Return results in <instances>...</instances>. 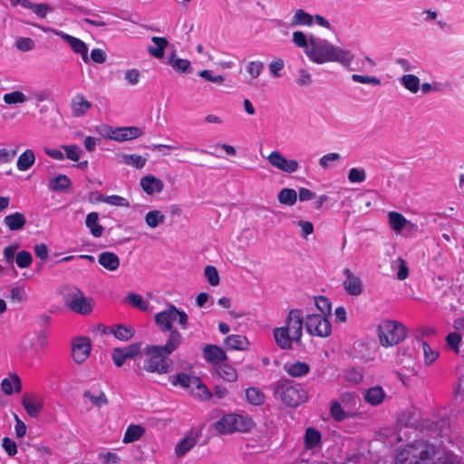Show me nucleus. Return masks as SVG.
<instances>
[{"label": "nucleus", "mask_w": 464, "mask_h": 464, "mask_svg": "<svg viewBox=\"0 0 464 464\" xmlns=\"http://www.w3.org/2000/svg\"><path fill=\"white\" fill-rule=\"evenodd\" d=\"M204 358L207 362L213 364H219L227 360V354L225 351L215 344H207L203 348Z\"/></svg>", "instance_id": "obj_19"}, {"label": "nucleus", "mask_w": 464, "mask_h": 464, "mask_svg": "<svg viewBox=\"0 0 464 464\" xmlns=\"http://www.w3.org/2000/svg\"><path fill=\"white\" fill-rule=\"evenodd\" d=\"M97 200L116 207L130 206L129 201L125 198L119 195L103 196L102 194H99V196L97 197Z\"/></svg>", "instance_id": "obj_42"}, {"label": "nucleus", "mask_w": 464, "mask_h": 464, "mask_svg": "<svg viewBox=\"0 0 464 464\" xmlns=\"http://www.w3.org/2000/svg\"><path fill=\"white\" fill-rule=\"evenodd\" d=\"M397 263H398L397 278L399 280H404L409 276V268H408L407 262L403 258L399 257L397 259Z\"/></svg>", "instance_id": "obj_64"}, {"label": "nucleus", "mask_w": 464, "mask_h": 464, "mask_svg": "<svg viewBox=\"0 0 464 464\" xmlns=\"http://www.w3.org/2000/svg\"><path fill=\"white\" fill-rule=\"evenodd\" d=\"M26 100V96L20 91L8 92L3 96L4 102L8 105L24 103Z\"/></svg>", "instance_id": "obj_46"}, {"label": "nucleus", "mask_w": 464, "mask_h": 464, "mask_svg": "<svg viewBox=\"0 0 464 464\" xmlns=\"http://www.w3.org/2000/svg\"><path fill=\"white\" fill-rule=\"evenodd\" d=\"M275 393L278 395L285 405L296 408L307 401V392L299 383L283 382L276 386Z\"/></svg>", "instance_id": "obj_8"}, {"label": "nucleus", "mask_w": 464, "mask_h": 464, "mask_svg": "<svg viewBox=\"0 0 464 464\" xmlns=\"http://www.w3.org/2000/svg\"><path fill=\"white\" fill-rule=\"evenodd\" d=\"M352 80L355 82H359V83H362V84H372L374 86L381 84V80L376 76L353 74Z\"/></svg>", "instance_id": "obj_54"}, {"label": "nucleus", "mask_w": 464, "mask_h": 464, "mask_svg": "<svg viewBox=\"0 0 464 464\" xmlns=\"http://www.w3.org/2000/svg\"><path fill=\"white\" fill-rule=\"evenodd\" d=\"M183 337L179 332L169 335L163 345H147V371L160 374L170 372L173 361L170 354L182 343Z\"/></svg>", "instance_id": "obj_1"}, {"label": "nucleus", "mask_w": 464, "mask_h": 464, "mask_svg": "<svg viewBox=\"0 0 464 464\" xmlns=\"http://www.w3.org/2000/svg\"><path fill=\"white\" fill-rule=\"evenodd\" d=\"M2 446L5 452L10 456L13 457L17 453V446L15 441H14L12 439L8 437H5L3 439Z\"/></svg>", "instance_id": "obj_62"}, {"label": "nucleus", "mask_w": 464, "mask_h": 464, "mask_svg": "<svg viewBox=\"0 0 464 464\" xmlns=\"http://www.w3.org/2000/svg\"><path fill=\"white\" fill-rule=\"evenodd\" d=\"M199 76L204 80L213 82L217 85H223L225 82V77L220 74H214L211 70H203L199 72Z\"/></svg>", "instance_id": "obj_51"}, {"label": "nucleus", "mask_w": 464, "mask_h": 464, "mask_svg": "<svg viewBox=\"0 0 464 464\" xmlns=\"http://www.w3.org/2000/svg\"><path fill=\"white\" fill-rule=\"evenodd\" d=\"M304 314L300 309H291L285 325L273 331L277 346L282 350H291L293 343H300L303 336Z\"/></svg>", "instance_id": "obj_2"}, {"label": "nucleus", "mask_w": 464, "mask_h": 464, "mask_svg": "<svg viewBox=\"0 0 464 464\" xmlns=\"http://www.w3.org/2000/svg\"><path fill=\"white\" fill-rule=\"evenodd\" d=\"M310 48L305 50L308 58L316 63H324L327 62H350L351 56L349 51L334 46L326 40L309 37Z\"/></svg>", "instance_id": "obj_3"}, {"label": "nucleus", "mask_w": 464, "mask_h": 464, "mask_svg": "<svg viewBox=\"0 0 464 464\" xmlns=\"http://www.w3.org/2000/svg\"><path fill=\"white\" fill-rule=\"evenodd\" d=\"M322 441L321 432L313 427H308L305 430L304 444L305 450H313L316 446H319Z\"/></svg>", "instance_id": "obj_30"}, {"label": "nucleus", "mask_w": 464, "mask_h": 464, "mask_svg": "<svg viewBox=\"0 0 464 464\" xmlns=\"http://www.w3.org/2000/svg\"><path fill=\"white\" fill-rule=\"evenodd\" d=\"M423 349L424 363L430 365L439 357V352L437 349H432L426 341H421Z\"/></svg>", "instance_id": "obj_44"}, {"label": "nucleus", "mask_w": 464, "mask_h": 464, "mask_svg": "<svg viewBox=\"0 0 464 464\" xmlns=\"http://www.w3.org/2000/svg\"><path fill=\"white\" fill-rule=\"evenodd\" d=\"M304 326L306 332L314 336L326 338L332 334V325L326 316L319 314H307Z\"/></svg>", "instance_id": "obj_10"}, {"label": "nucleus", "mask_w": 464, "mask_h": 464, "mask_svg": "<svg viewBox=\"0 0 464 464\" xmlns=\"http://www.w3.org/2000/svg\"><path fill=\"white\" fill-rule=\"evenodd\" d=\"M363 398L367 403L372 406H377L384 401L385 392L382 387L376 385L369 388L365 392Z\"/></svg>", "instance_id": "obj_27"}, {"label": "nucleus", "mask_w": 464, "mask_h": 464, "mask_svg": "<svg viewBox=\"0 0 464 464\" xmlns=\"http://www.w3.org/2000/svg\"><path fill=\"white\" fill-rule=\"evenodd\" d=\"M142 342L133 343L123 348L128 359H135L137 356L141 357Z\"/></svg>", "instance_id": "obj_53"}, {"label": "nucleus", "mask_w": 464, "mask_h": 464, "mask_svg": "<svg viewBox=\"0 0 464 464\" xmlns=\"http://www.w3.org/2000/svg\"><path fill=\"white\" fill-rule=\"evenodd\" d=\"M123 161L127 165H131L136 169H141L145 165V160L137 155H123Z\"/></svg>", "instance_id": "obj_57"}, {"label": "nucleus", "mask_w": 464, "mask_h": 464, "mask_svg": "<svg viewBox=\"0 0 464 464\" xmlns=\"http://www.w3.org/2000/svg\"><path fill=\"white\" fill-rule=\"evenodd\" d=\"M285 370L289 376L301 378L308 374L310 365L305 362L295 361L292 363L285 364Z\"/></svg>", "instance_id": "obj_26"}, {"label": "nucleus", "mask_w": 464, "mask_h": 464, "mask_svg": "<svg viewBox=\"0 0 464 464\" xmlns=\"http://www.w3.org/2000/svg\"><path fill=\"white\" fill-rule=\"evenodd\" d=\"M345 279L343 281V285L345 291L353 296H358L362 293V282L361 278L355 276L350 268H344L343 271Z\"/></svg>", "instance_id": "obj_16"}, {"label": "nucleus", "mask_w": 464, "mask_h": 464, "mask_svg": "<svg viewBox=\"0 0 464 464\" xmlns=\"http://www.w3.org/2000/svg\"><path fill=\"white\" fill-rule=\"evenodd\" d=\"M27 9H31L34 13L41 17L44 18L47 13L51 10V8L45 4H34L31 2V6L27 7Z\"/></svg>", "instance_id": "obj_63"}, {"label": "nucleus", "mask_w": 464, "mask_h": 464, "mask_svg": "<svg viewBox=\"0 0 464 464\" xmlns=\"http://www.w3.org/2000/svg\"><path fill=\"white\" fill-rule=\"evenodd\" d=\"M378 337L383 347L394 346L407 336V328L401 323L393 320L382 321L377 327Z\"/></svg>", "instance_id": "obj_6"}, {"label": "nucleus", "mask_w": 464, "mask_h": 464, "mask_svg": "<svg viewBox=\"0 0 464 464\" xmlns=\"http://www.w3.org/2000/svg\"><path fill=\"white\" fill-rule=\"evenodd\" d=\"M264 68V63L260 61H251L246 65V72L252 79L257 78Z\"/></svg>", "instance_id": "obj_56"}, {"label": "nucleus", "mask_w": 464, "mask_h": 464, "mask_svg": "<svg viewBox=\"0 0 464 464\" xmlns=\"http://www.w3.org/2000/svg\"><path fill=\"white\" fill-rule=\"evenodd\" d=\"M72 185L71 179L66 176L60 174L50 179L49 186L53 191L63 192Z\"/></svg>", "instance_id": "obj_39"}, {"label": "nucleus", "mask_w": 464, "mask_h": 464, "mask_svg": "<svg viewBox=\"0 0 464 464\" xmlns=\"http://www.w3.org/2000/svg\"><path fill=\"white\" fill-rule=\"evenodd\" d=\"M246 398L253 406H261L266 400L265 393L257 387H249L246 390Z\"/></svg>", "instance_id": "obj_33"}, {"label": "nucleus", "mask_w": 464, "mask_h": 464, "mask_svg": "<svg viewBox=\"0 0 464 464\" xmlns=\"http://www.w3.org/2000/svg\"><path fill=\"white\" fill-rule=\"evenodd\" d=\"M366 179V172L363 169L352 168L348 173V180L351 183H361Z\"/></svg>", "instance_id": "obj_52"}, {"label": "nucleus", "mask_w": 464, "mask_h": 464, "mask_svg": "<svg viewBox=\"0 0 464 464\" xmlns=\"http://www.w3.org/2000/svg\"><path fill=\"white\" fill-rule=\"evenodd\" d=\"M35 161V155L33 150H25L19 157L16 162V167L20 171L29 169Z\"/></svg>", "instance_id": "obj_32"}, {"label": "nucleus", "mask_w": 464, "mask_h": 464, "mask_svg": "<svg viewBox=\"0 0 464 464\" xmlns=\"http://www.w3.org/2000/svg\"><path fill=\"white\" fill-rule=\"evenodd\" d=\"M314 304L321 312V315H324L327 317L331 314L332 311V304L329 299L323 295H318L314 297Z\"/></svg>", "instance_id": "obj_45"}, {"label": "nucleus", "mask_w": 464, "mask_h": 464, "mask_svg": "<svg viewBox=\"0 0 464 464\" xmlns=\"http://www.w3.org/2000/svg\"><path fill=\"white\" fill-rule=\"evenodd\" d=\"M70 106L72 116L80 118L87 114L92 104L82 94L77 93L72 98Z\"/></svg>", "instance_id": "obj_18"}, {"label": "nucleus", "mask_w": 464, "mask_h": 464, "mask_svg": "<svg viewBox=\"0 0 464 464\" xmlns=\"http://www.w3.org/2000/svg\"><path fill=\"white\" fill-rule=\"evenodd\" d=\"M267 160L271 166L285 173H294L300 168L296 160H288L277 150L271 151Z\"/></svg>", "instance_id": "obj_12"}, {"label": "nucleus", "mask_w": 464, "mask_h": 464, "mask_svg": "<svg viewBox=\"0 0 464 464\" xmlns=\"http://www.w3.org/2000/svg\"><path fill=\"white\" fill-rule=\"evenodd\" d=\"M313 23V17L310 14L304 12L303 9L295 11L291 20V26L296 25H311Z\"/></svg>", "instance_id": "obj_41"}, {"label": "nucleus", "mask_w": 464, "mask_h": 464, "mask_svg": "<svg viewBox=\"0 0 464 464\" xmlns=\"http://www.w3.org/2000/svg\"><path fill=\"white\" fill-rule=\"evenodd\" d=\"M111 358L117 367H121L126 359H128L123 348H114L111 353Z\"/></svg>", "instance_id": "obj_58"}, {"label": "nucleus", "mask_w": 464, "mask_h": 464, "mask_svg": "<svg viewBox=\"0 0 464 464\" xmlns=\"http://www.w3.org/2000/svg\"><path fill=\"white\" fill-rule=\"evenodd\" d=\"M1 389L6 395H11L14 392L19 393L22 391V382L16 374H11L9 378H5L1 382Z\"/></svg>", "instance_id": "obj_23"}, {"label": "nucleus", "mask_w": 464, "mask_h": 464, "mask_svg": "<svg viewBox=\"0 0 464 464\" xmlns=\"http://www.w3.org/2000/svg\"><path fill=\"white\" fill-rule=\"evenodd\" d=\"M293 42L296 46L305 48V50L310 48L306 35L301 31H295L293 33Z\"/></svg>", "instance_id": "obj_59"}, {"label": "nucleus", "mask_w": 464, "mask_h": 464, "mask_svg": "<svg viewBox=\"0 0 464 464\" xmlns=\"http://www.w3.org/2000/svg\"><path fill=\"white\" fill-rule=\"evenodd\" d=\"M165 188L164 182L151 174H147V195L154 196L163 191Z\"/></svg>", "instance_id": "obj_36"}, {"label": "nucleus", "mask_w": 464, "mask_h": 464, "mask_svg": "<svg viewBox=\"0 0 464 464\" xmlns=\"http://www.w3.org/2000/svg\"><path fill=\"white\" fill-rule=\"evenodd\" d=\"M54 33L56 35L60 36L63 41H65L75 53L81 54L84 63L89 62L88 46L82 40L61 31L55 30Z\"/></svg>", "instance_id": "obj_15"}, {"label": "nucleus", "mask_w": 464, "mask_h": 464, "mask_svg": "<svg viewBox=\"0 0 464 464\" xmlns=\"http://www.w3.org/2000/svg\"><path fill=\"white\" fill-rule=\"evenodd\" d=\"M113 336L121 342L130 340L135 334V329L129 324H118L112 325Z\"/></svg>", "instance_id": "obj_28"}, {"label": "nucleus", "mask_w": 464, "mask_h": 464, "mask_svg": "<svg viewBox=\"0 0 464 464\" xmlns=\"http://www.w3.org/2000/svg\"><path fill=\"white\" fill-rule=\"evenodd\" d=\"M98 262L102 266L109 271H115L120 266L119 256L115 253L110 251L101 253L98 256Z\"/></svg>", "instance_id": "obj_25"}, {"label": "nucleus", "mask_w": 464, "mask_h": 464, "mask_svg": "<svg viewBox=\"0 0 464 464\" xmlns=\"http://www.w3.org/2000/svg\"><path fill=\"white\" fill-rule=\"evenodd\" d=\"M169 380L173 386L180 387L201 400L207 401L213 396L202 380L198 376L180 372L176 375L170 376Z\"/></svg>", "instance_id": "obj_5"}, {"label": "nucleus", "mask_w": 464, "mask_h": 464, "mask_svg": "<svg viewBox=\"0 0 464 464\" xmlns=\"http://www.w3.org/2000/svg\"><path fill=\"white\" fill-rule=\"evenodd\" d=\"M218 375L227 382H235L237 378V372L231 365L221 362L216 368Z\"/></svg>", "instance_id": "obj_38"}, {"label": "nucleus", "mask_w": 464, "mask_h": 464, "mask_svg": "<svg viewBox=\"0 0 464 464\" xmlns=\"http://www.w3.org/2000/svg\"><path fill=\"white\" fill-rule=\"evenodd\" d=\"M4 224L11 231H18L24 227L26 224V218L21 212H14L7 215L4 218Z\"/></svg>", "instance_id": "obj_22"}, {"label": "nucleus", "mask_w": 464, "mask_h": 464, "mask_svg": "<svg viewBox=\"0 0 464 464\" xmlns=\"http://www.w3.org/2000/svg\"><path fill=\"white\" fill-rule=\"evenodd\" d=\"M142 134V130L138 127H108L106 136L110 140H113L119 142L130 140L140 137Z\"/></svg>", "instance_id": "obj_14"}, {"label": "nucleus", "mask_w": 464, "mask_h": 464, "mask_svg": "<svg viewBox=\"0 0 464 464\" xmlns=\"http://www.w3.org/2000/svg\"><path fill=\"white\" fill-rule=\"evenodd\" d=\"M447 343L456 352L459 353L461 335L458 333H450L446 337Z\"/></svg>", "instance_id": "obj_60"}, {"label": "nucleus", "mask_w": 464, "mask_h": 464, "mask_svg": "<svg viewBox=\"0 0 464 464\" xmlns=\"http://www.w3.org/2000/svg\"><path fill=\"white\" fill-rule=\"evenodd\" d=\"M433 455V450L426 444H411L398 453L395 464H435Z\"/></svg>", "instance_id": "obj_4"}, {"label": "nucleus", "mask_w": 464, "mask_h": 464, "mask_svg": "<svg viewBox=\"0 0 464 464\" xmlns=\"http://www.w3.org/2000/svg\"><path fill=\"white\" fill-rule=\"evenodd\" d=\"M401 83L412 93H416L420 90V79L414 74L403 75L401 78Z\"/></svg>", "instance_id": "obj_43"}, {"label": "nucleus", "mask_w": 464, "mask_h": 464, "mask_svg": "<svg viewBox=\"0 0 464 464\" xmlns=\"http://www.w3.org/2000/svg\"><path fill=\"white\" fill-rule=\"evenodd\" d=\"M175 314H178V309L173 304L169 305L167 309L156 314L155 324L161 332H169V335H171L173 332H179L173 327Z\"/></svg>", "instance_id": "obj_11"}, {"label": "nucleus", "mask_w": 464, "mask_h": 464, "mask_svg": "<svg viewBox=\"0 0 464 464\" xmlns=\"http://www.w3.org/2000/svg\"><path fill=\"white\" fill-rule=\"evenodd\" d=\"M82 397L87 399L92 406L98 409L109 404V399L107 398L105 392L102 391L95 392L92 390H86L83 392Z\"/></svg>", "instance_id": "obj_24"}, {"label": "nucleus", "mask_w": 464, "mask_h": 464, "mask_svg": "<svg viewBox=\"0 0 464 464\" xmlns=\"http://www.w3.org/2000/svg\"><path fill=\"white\" fill-rule=\"evenodd\" d=\"M62 149L65 151L66 158L72 160V161H78L81 155V149L75 145H63Z\"/></svg>", "instance_id": "obj_55"}, {"label": "nucleus", "mask_w": 464, "mask_h": 464, "mask_svg": "<svg viewBox=\"0 0 464 464\" xmlns=\"http://www.w3.org/2000/svg\"><path fill=\"white\" fill-rule=\"evenodd\" d=\"M204 275L210 285L217 286L219 284V275L214 266H207L204 270Z\"/></svg>", "instance_id": "obj_50"}, {"label": "nucleus", "mask_w": 464, "mask_h": 464, "mask_svg": "<svg viewBox=\"0 0 464 464\" xmlns=\"http://www.w3.org/2000/svg\"><path fill=\"white\" fill-rule=\"evenodd\" d=\"M253 426L254 422L251 418L237 413L226 414L214 424L215 430L220 434L247 432Z\"/></svg>", "instance_id": "obj_7"}, {"label": "nucleus", "mask_w": 464, "mask_h": 464, "mask_svg": "<svg viewBox=\"0 0 464 464\" xmlns=\"http://www.w3.org/2000/svg\"><path fill=\"white\" fill-rule=\"evenodd\" d=\"M389 225L394 231L401 232L407 225L408 220L405 217L396 211H390L388 213Z\"/></svg>", "instance_id": "obj_37"}, {"label": "nucleus", "mask_w": 464, "mask_h": 464, "mask_svg": "<svg viewBox=\"0 0 464 464\" xmlns=\"http://www.w3.org/2000/svg\"><path fill=\"white\" fill-rule=\"evenodd\" d=\"M33 256L30 252L22 250L15 256V263L20 268H27L32 265Z\"/></svg>", "instance_id": "obj_49"}, {"label": "nucleus", "mask_w": 464, "mask_h": 464, "mask_svg": "<svg viewBox=\"0 0 464 464\" xmlns=\"http://www.w3.org/2000/svg\"><path fill=\"white\" fill-rule=\"evenodd\" d=\"M330 413L332 418L336 421H343L348 418L347 413L343 411L341 403L337 401L332 402Z\"/></svg>", "instance_id": "obj_48"}, {"label": "nucleus", "mask_w": 464, "mask_h": 464, "mask_svg": "<svg viewBox=\"0 0 464 464\" xmlns=\"http://www.w3.org/2000/svg\"><path fill=\"white\" fill-rule=\"evenodd\" d=\"M153 45L148 48L150 54L157 59H162L165 55V50L169 45V41L166 37L153 36L151 37Z\"/></svg>", "instance_id": "obj_21"}, {"label": "nucleus", "mask_w": 464, "mask_h": 464, "mask_svg": "<svg viewBox=\"0 0 464 464\" xmlns=\"http://www.w3.org/2000/svg\"><path fill=\"white\" fill-rule=\"evenodd\" d=\"M65 305L72 312L88 315L93 310V299L86 297L79 288L71 289L65 295Z\"/></svg>", "instance_id": "obj_9"}, {"label": "nucleus", "mask_w": 464, "mask_h": 464, "mask_svg": "<svg viewBox=\"0 0 464 464\" xmlns=\"http://www.w3.org/2000/svg\"><path fill=\"white\" fill-rule=\"evenodd\" d=\"M98 220L99 214L97 212H90L86 216L85 225L94 237H100L103 232V227L99 224Z\"/></svg>", "instance_id": "obj_31"}, {"label": "nucleus", "mask_w": 464, "mask_h": 464, "mask_svg": "<svg viewBox=\"0 0 464 464\" xmlns=\"http://www.w3.org/2000/svg\"><path fill=\"white\" fill-rule=\"evenodd\" d=\"M144 432L145 429L142 426L130 424L126 429L122 441L126 444L134 442L141 438Z\"/></svg>", "instance_id": "obj_35"}, {"label": "nucleus", "mask_w": 464, "mask_h": 464, "mask_svg": "<svg viewBox=\"0 0 464 464\" xmlns=\"http://www.w3.org/2000/svg\"><path fill=\"white\" fill-rule=\"evenodd\" d=\"M43 404L42 398L35 393L26 392L22 397V405L26 413L32 418H36L40 414Z\"/></svg>", "instance_id": "obj_17"}, {"label": "nucleus", "mask_w": 464, "mask_h": 464, "mask_svg": "<svg viewBox=\"0 0 464 464\" xmlns=\"http://www.w3.org/2000/svg\"><path fill=\"white\" fill-rule=\"evenodd\" d=\"M345 379L353 383H359L362 381V373L355 368H350L345 372Z\"/></svg>", "instance_id": "obj_61"}, {"label": "nucleus", "mask_w": 464, "mask_h": 464, "mask_svg": "<svg viewBox=\"0 0 464 464\" xmlns=\"http://www.w3.org/2000/svg\"><path fill=\"white\" fill-rule=\"evenodd\" d=\"M225 346L227 350H246L249 342L244 335L231 334L225 339Z\"/></svg>", "instance_id": "obj_29"}, {"label": "nucleus", "mask_w": 464, "mask_h": 464, "mask_svg": "<svg viewBox=\"0 0 464 464\" xmlns=\"http://www.w3.org/2000/svg\"><path fill=\"white\" fill-rule=\"evenodd\" d=\"M277 199L283 205L294 206L297 199V193L294 188H285L279 191Z\"/></svg>", "instance_id": "obj_40"}, {"label": "nucleus", "mask_w": 464, "mask_h": 464, "mask_svg": "<svg viewBox=\"0 0 464 464\" xmlns=\"http://www.w3.org/2000/svg\"><path fill=\"white\" fill-rule=\"evenodd\" d=\"M168 63L178 72H190V62L187 59H181L176 57V53L172 52L169 56Z\"/></svg>", "instance_id": "obj_34"}, {"label": "nucleus", "mask_w": 464, "mask_h": 464, "mask_svg": "<svg viewBox=\"0 0 464 464\" xmlns=\"http://www.w3.org/2000/svg\"><path fill=\"white\" fill-rule=\"evenodd\" d=\"M198 439V434L190 430L179 443L176 444V456L183 457L187 454L197 444Z\"/></svg>", "instance_id": "obj_20"}, {"label": "nucleus", "mask_w": 464, "mask_h": 464, "mask_svg": "<svg viewBox=\"0 0 464 464\" xmlns=\"http://www.w3.org/2000/svg\"><path fill=\"white\" fill-rule=\"evenodd\" d=\"M92 342L89 337H76L72 345V357L76 363H82L90 356Z\"/></svg>", "instance_id": "obj_13"}, {"label": "nucleus", "mask_w": 464, "mask_h": 464, "mask_svg": "<svg viewBox=\"0 0 464 464\" xmlns=\"http://www.w3.org/2000/svg\"><path fill=\"white\" fill-rule=\"evenodd\" d=\"M165 216L160 210H150L147 212V226L156 227L164 223Z\"/></svg>", "instance_id": "obj_47"}]
</instances>
